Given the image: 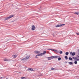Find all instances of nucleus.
Masks as SVG:
<instances>
[{"instance_id":"1","label":"nucleus","mask_w":79,"mask_h":79,"mask_svg":"<svg viewBox=\"0 0 79 79\" xmlns=\"http://www.w3.org/2000/svg\"><path fill=\"white\" fill-rule=\"evenodd\" d=\"M15 16V15H11L9 16L7 18H6L5 19V20L6 21V20H8V19H10V18H13V17Z\"/></svg>"},{"instance_id":"2","label":"nucleus","mask_w":79,"mask_h":79,"mask_svg":"<svg viewBox=\"0 0 79 79\" xmlns=\"http://www.w3.org/2000/svg\"><path fill=\"white\" fill-rule=\"evenodd\" d=\"M30 56H27V57H26L24 58L23 59H21L22 61H25V60H27V59H29V58Z\"/></svg>"},{"instance_id":"3","label":"nucleus","mask_w":79,"mask_h":79,"mask_svg":"<svg viewBox=\"0 0 79 79\" xmlns=\"http://www.w3.org/2000/svg\"><path fill=\"white\" fill-rule=\"evenodd\" d=\"M70 54L71 55H72V56H74L76 55V53L75 52H70Z\"/></svg>"},{"instance_id":"4","label":"nucleus","mask_w":79,"mask_h":79,"mask_svg":"<svg viewBox=\"0 0 79 79\" xmlns=\"http://www.w3.org/2000/svg\"><path fill=\"white\" fill-rule=\"evenodd\" d=\"M64 25H65V24L58 25L56 26V27H61V26H63Z\"/></svg>"},{"instance_id":"5","label":"nucleus","mask_w":79,"mask_h":79,"mask_svg":"<svg viewBox=\"0 0 79 79\" xmlns=\"http://www.w3.org/2000/svg\"><path fill=\"white\" fill-rule=\"evenodd\" d=\"M35 26H32V30L33 31H34V30H35Z\"/></svg>"},{"instance_id":"6","label":"nucleus","mask_w":79,"mask_h":79,"mask_svg":"<svg viewBox=\"0 0 79 79\" xmlns=\"http://www.w3.org/2000/svg\"><path fill=\"white\" fill-rule=\"evenodd\" d=\"M34 52L35 53H36V54H39V53H40V51H35Z\"/></svg>"},{"instance_id":"7","label":"nucleus","mask_w":79,"mask_h":79,"mask_svg":"<svg viewBox=\"0 0 79 79\" xmlns=\"http://www.w3.org/2000/svg\"><path fill=\"white\" fill-rule=\"evenodd\" d=\"M48 58H50L51 59H53L55 58V56H52L49 57H48Z\"/></svg>"},{"instance_id":"8","label":"nucleus","mask_w":79,"mask_h":79,"mask_svg":"<svg viewBox=\"0 0 79 79\" xmlns=\"http://www.w3.org/2000/svg\"><path fill=\"white\" fill-rule=\"evenodd\" d=\"M4 61H10L9 60H8V59L5 58L4 59Z\"/></svg>"},{"instance_id":"9","label":"nucleus","mask_w":79,"mask_h":79,"mask_svg":"<svg viewBox=\"0 0 79 79\" xmlns=\"http://www.w3.org/2000/svg\"><path fill=\"white\" fill-rule=\"evenodd\" d=\"M28 71H34V70L32 69L29 68L28 69Z\"/></svg>"},{"instance_id":"10","label":"nucleus","mask_w":79,"mask_h":79,"mask_svg":"<svg viewBox=\"0 0 79 79\" xmlns=\"http://www.w3.org/2000/svg\"><path fill=\"white\" fill-rule=\"evenodd\" d=\"M73 58L74 60H77V58H77V57H73Z\"/></svg>"},{"instance_id":"11","label":"nucleus","mask_w":79,"mask_h":79,"mask_svg":"<svg viewBox=\"0 0 79 79\" xmlns=\"http://www.w3.org/2000/svg\"><path fill=\"white\" fill-rule=\"evenodd\" d=\"M77 57H78V58H77L78 59H76V60H75V61H79V56H77Z\"/></svg>"},{"instance_id":"12","label":"nucleus","mask_w":79,"mask_h":79,"mask_svg":"<svg viewBox=\"0 0 79 79\" xmlns=\"http://www.w3.org/2000/svg\"><path fill=\"white\" fill-rule=\"evenodd\" d=\"M74 14L75 15H79V12H75Z\"/></svg>"},{"instance_id":"13","label":"nucleus","mask_w":79,"mask_h":79,"mask_svg":"<svg viewBox=\"0 0 79 79\" xmlns=\"http://www.w3.org/2000/svg\"><path fill=\"white\" fill-rule=\"evenodd\" d=\"M69 60H70L71 61H72V60H73V58H71V57H69Z\"/></svg>"},{"instance_id":"14","label":"nucleus","mask_w":79,"mask_h":79,"mask_svg":"<svg viewBox=\"0 0 79 79\" xmlns=\"http://www.w3.org/2000/svg\"><path fill=\"white\" fill-rule=\"evenodd\" d=\"M65 55H66L67 56H68V55H69V52H67L65 53Z\"/></svg>"},{"instance_id":"15","label":"nucleus","mask_w":79,"mask_h":79,"mask_svg":"<svg viewBox=\"0 0 79 79\" xmlns=\"http://www.w3.org/2000/svg\"><path fill=\"white\" fill-rule=\"evenodd\" d=\"M43 55H44L46 53V51H44L43 53Z\"/></svg>"},{"instance_id":"16","label":"nucleus","mask_w":79,"mask_h":79,"mask_svg":"<svg viewBox=\"0 0 79 79\" xmlns=\"http://www.w3.org/2000/svg\"><path fill=\"white\" fill-rule=\"evenodd\" d=\"M60 56H54V58H59Z\"/></svg>"},{"instance_id":"17","label":"nucleus","mask_w":79,"mask_h":79,"mask_svg":"<svg viewBox=\"0 0 79 79\" xmlns=\"http://www.w3.org/2000/svg\"><path fill=\"white\" fill-rule=\"evenodd\" d=\"M54 52H55L57 53H59V51H57V50H54Z\"/></svg>"},{"instance_id":"18","label":"nucleus","mask_w":79,"mask_h":79,"mask_svg":"<svg viewBox=\"0 0 79 79\" xmlns=\"http://www.w3.org/2000/svg\"><path fill=\"white\" fill-rule=\"evenodd\" d=\"M13 58H16V56H16V55H13Z\"/></svg>"},{"instance_id":"19","label":"nucleus","mask_w":79,"mask_h":79,"mask_svg":"<svg viewBox=\"0 0 79 79\" xmlns=\"http://www.w3.org/2000/svg\"><path fill=\"white\" fill-rule=\"evenodd\" d=\"M39 54V56H42V55H43V54L42 53H41Z\"/></svg>"},{"instance_id":"20","label":"nucleus","mask_w":79,"mask_h":79,"mask_svg":"<svg viewBox=\"0 0 79 79\" xmlns=\"http://www.w3.org/2000/svg\"><path fill=\"white\" fill-rule=\"evenodd\" d=\"M64 58H65V60H67L68 59V56H66L64 57Z\"/></svg>"},{"instance_id":"21","label":"nucleus","mask_w":79,"mask_h":79,"mask_svg":"<svg viewBox=\"0 0 79 79\" xmlns=\"http://www.w3.org/2000/svg\"><path fill=\"white\" fill-rule=\"evenodd\" d=\"M69 64H73V62H69Z\"/></svg>"},{"instance_id":"22","label":"nucleus","mask_w":79,"mask_h":79,"mask_svg":"<svg viewBox=\"0 0 79 79\" xmlns=\"http://www.w3.org/2000/svg\"><path fill=\"white\" fill-rule=\"evenodd\" d=\"M48 50H52V51H54V50H55V49H48Z\"/></svg>"},{"instance_id":"23","label":"nucleus","mask_w":79,"mask_h":79,"mask_svg":"<svg viewBox=\"0 0 79 79\" xmlns=\"http://www.w3.org/2000/svg\"><path fill=\"white\" fill-rule=\"evenodd\" d=\"M60 54H62L63 53V52L61 51H60V52H59Z\"/></svg>"},{"instance_id":"24","label":"nucleus","mask_w":79,"mask_h":79,"mask_svg":"<svg viewBox=\"0 0 79 79\" xmlns=\"http://www.w3.org/2000/svg\"><path fill=\"white\" fill-rule=\"evenodd\" d=\"M61 60V58H60V57H59L58 58V60L59 61H60V60Z\"/></svg>"},{"instance_id":"25","label":"nucleus","mask_w":79,"mask_h":79,"mask_svg":"<svg viewBox=\"0 0 79 79\" xmlns=\"http://www.w3.org/2000/svg\"><path fill=\"white\" fill-rule=\"evenodd\" d=\"M74 63L75 64H77V61H75Z\"/></svg>"},{"instance_id":"26","label":"nucleus","mask_w":79,"mask_h":79,"mask_svg":"<svg viewBox=\"0 0 79 79\" xmlns=\"http://www.w3.org/2000/svg\"><path fill=\"white\" fill-rule=\"evenodd\" d=\"M26 77H21V79H24Z\"/></svg>"},{"instance_id":"27","label":"nucleus","mask_w":79,"mask_h":79,"mask_svg":"<svg viewBox=\"0 0 79 79\" xmlns=\"http://www.w3.org/2000/svg\"><path fill=\"white\" fill-rule=\"evenodd\" d=\"M54 69H55L53 68H52L51 69V70H54Z\"/></svg>"},{"instance_id":"28","label":"nucleus","mask_w":79,"mask_h":79,"mask_svg":"<svg viewBox=\"0 0 79 79\" xmlns=\"http://www.w3.org/2000/svg\"><path fill=\"white\" fill-rule=\"evenodd\" d=\"M76 34L77 35H79V33H76Z\"/></svg>"},{"instance_id":"29","label":"nucleus","mask_w":79,"mask_h":79,"mask_svg":"<svg viewBox=\"0 0 79 79\" xmlns=\"http://www.w3.org/2000/svg\"><path fill=\"white\" fill-rule=\"evenodd\" d=\"M39 56V54L36 55V56Z\"/></svg>"},{"instance_id":"30","label":"nucleus","mask_w":79,"mask_h":79,"mask_svg":"<svg viewBox=\"0 0 79 79\" xmlns=\"http://www.w3.org/2000/svg\"><path fill=\"white\" fill-rule=\"evenodd\" d=\"M48 60H51V59H50V58H48Z\"/></svg>"},{"instance_id":"31","label":"nucleus","mask_w":79,"mask_h":79,"mask_svg":"<svg viewBox=\"0 0 79 79\" xmlns=\"http://www.w3.org/2000/svg\"><path fill=\"white\" fill-rule=\"evenodd\" d=\"M1 79H3V77H1L0 78Z\"/></svg>"}]
</instances>
